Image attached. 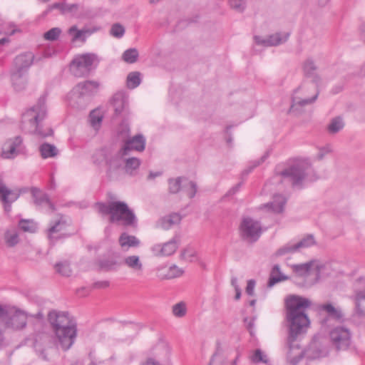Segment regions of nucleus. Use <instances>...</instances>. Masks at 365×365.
<instances>
[{"mask_svg":"<svg viewBox=\"0 0 365 365\" xmlns=\"http://www.w3.org/2000/svg\"><path fill=\"white\" fill-rule=\"evenodd\" d=\"M140 160L137 158H128L125 159L124 170L128 174L133 175L138 169Z\"/></svg>","mask_w":365,"mask_h":365,"instance_id":"nucleus-38","label":"nucleus"},{"mask_svg":"<svg viewBox=\"0 0 365 365\" xmlns=\"http://www.w3.org/2000/svg\"><path fill=\"white\" fill-rule=\"evenodd\" d=\"M184 180L185 178L170 179L169 180V191L171 193H177L182 190Z\"/></svg>","mask_w":365,"mask_h":365,"instance_id":"nucleus-49","label":"nucleus"},{"mask_svg":"<svg viewBox=\"0 0 365 365\" xmlns=\"http://www.w3.org/2000/svg\"><path fill=\"white\" fill-rule=\"evenodd\" d=\"M97 61V56L93 53L77 56L72 61L71 71L76 76H84L90 71L92 65Z\"/></svg>","mask_w":365,"mask_h":365,"instance_id":"nucleus-14","label":"nucleus"},{"mask_svg":"<svg viewBox=\"0 0 365 365\" xmlns=\"http://www.w3.org/2000/svg\"><path fill=\"white\" fill-rule=\"evenodd\" d=\"M180 257L182 259L190 262L198 261L197 252L191 247L184 249L180 254Z\"/></svg>","mask_w":365,"mask_h":365,"instance_id":"nucleus-44","label":"nucleus"},{"mask_svg":"<svg viewBox=\"0 0 365 365\" xmlns=\"http://www.w3.org/2000/svg\"><path fill=\"white\" fill-rule=\"evenodd\" d=\"M239 232L243 240L249 242H255L262 235V227L260 222L256 219L245 216L240 223Z\"/></svg>","mask_w":365,"mask_h":365,"instance_id":"nucleus-9","label":"nucleus"},{"mask_svg":"<svg viewBox=\"0 0 365 365\" xmlns=\"http://www.w3.org/2000/svg\"><path fill=\"white\" fill-rule=\"evenodd\" d=\"M45 103V98L41 97L37 103L24 115V118L28 119L35 127V132L39 136L43 138L51 135L53 133L52 130L50 128H48L46 132H43L39 125V122L42 120L46 115Z\"/></svg>","mask_w":365,"mask_h":365,"instance_id":"nucleus-8","label":"nucleus"},{"mask_svg":"<svg viewBox=\"0 0 365 365\" xmlns=\"http://www.w3.org/2000/svg\"><path fill=\"white\" fill-rule=\"evenodd\" d=\"M297 252L294 245L292 243H288L279 248L277 252H275V256H283L287 254H291Z\"/></svg>","mask_w":365,"mask_h":365,"instance_id":"nucleus-53","label":"nucleus"},{"mask_svg":"<svg viewBox=\"0 0 365 365\" xmlns=\"http://www.w3.org/2000/svg\"><path fill=\"white\" fill-rule=\"evenodd\" d=\"M288 197L284 195H275V215H282L285 210Z\"/></svg>","mask_w":365,"mask_h":365,"instance_id":"nucleus-41","label":"nucleus"},{"mask_svg":"<svg viewBox=\"0 0 365 365\" xmlns=\"http://www.w3.org/2000/svg\"><path fill=\"white\" fill-rule=\"evenodd\" d=\"M155 274L160 279L167 280L181 277L184 274V270L176 264L167 266L162 264L155 268Z\"/></svg>","mask_w":365,"mask_h":365,"instance_id":"nucleus-17","label":"nucleus"},{"mask_svg":"<svg viewBox=\"0 0 365 365\" xmlns=\"http://www.w3.org/2000/svg\"><path fill=\"white\" fill-rule=\"evenodd\" d=\"M61 34V29L58 27H55L46 32L43 34V38L47 41H55L58 39Z\"/></svg>","mask_w":365,"mask_h":365,"instance_id":"nucleus-55","label":"nucleus"},{"mask_svg":"<svg viewBox=\"0 0 365 365\" xmlns=\"http://www.w3.org/2000/svg\"><path fill=\"white\" fill-rule=\"evenodd\" d=\"M28 317L24 310L0 304V345L4 341L7 331H19L26 328Z\"/></svg>","mask_w":365,"mask_h":365,"instance_id":"nucleus-4","label":"nucleus"},{"mask_svg":"<svg viewBox=\"0 0 365 365\" xmlns=\"http://www.w3.org/2000/svg\"><path fill=\"white\" fill-rule=\"evenodd\" d=\"M66 227V221L61 217L52 225L48 231V235L51 240L59 238L65 231Z\"/></svg>","mask_w":365,"mask_h":365,"instance_id":"nucleus-30","label":"nucleus"},{"mask_svg":"<svg viewBox=\"0 0 365 365\" xmlns=\"http://www.w3.org/2000/svg\"><path fill=\"white\" fill-rule=\"evenodd\" d=\"M78 9V5L77 4H67L66 2H63L62 7V14H73L76 13Z\"/></svg>","mask_w":365,"mask_h":365,"instance_id":"nucleus-57","label":"nucleus"},{"mask_svg":"<svg viewBox=\"0 0 365 365\" xmlns=\"http://www.w3.org/2000/svg\"><path fill=\"white\" fill-rule=\"evenodd\" d=\"M56 271L63 277H69L72 274V269L70 267V264L68 262L63 261L56 264Z\"/></svg>","mask_w":365,"mask_h":365,"instance_id":"nucleus-45","label":"nucleus"},{"mask_svg":"<svg viewBox=\"0 0 365 365\" xmlns=\"http://www.w3.org/2000/svg\"><path fill=\"white\" fill-rule=\"evenodd\" d=\"M100 87L96 81H87L79 83L69 93L68 98L73 107L82 108L87 103V98L97 93Z\"/></svg>","mask_w":365,"mask_h":365,"instance_id":"nucleus-7","label":"nucleus"},{"mask_svg":"<svg viewBox=\"0 0 365 365\" xmlns=\"http://www.w3.org/2000/svg\"><path fill=\"white\" fill-rule=\"evenodd\" d=\"M110 103L113 108L115 114L120 115L127 110L128 97L124 92H117L113 96Z\"/></svg>","mask_w":365,"mask_h":365,"instance_id":"nucleus-24","label":"nucleus"},{"mask_svg":"<svg viewBox=\"0 0 365 365\" xmlns=\"http://www.w3.org/2000/svg\"><path fill=\"white\" fill-rule=\"evenodd\" d=\"M153 355L158 360L148 358L140 365H173L171 361V348L165 342H160L153 348Z\"/></svg>","mask_w":365,"mask_h":365,"instance_id":"nucleus-13","label":"nucleus"},{"mask_svg":"<svg viewBox=\"0 0 365 365\" xmlns=\"http://www.w3.org/2000/svg\"><path fill=\"white\" fill-rule=\"evenodd\" d=\"M20 196V192L15 190H11L0 180V199L4 204L6 212L11 210V205L15 202Z\"/></svg>","mask_w":365,"mask_h":365,"instance_id":"nucleus-20","label":"nucleus"},{"mask_svg":"<svg viewBox=\"0 0 365 365\" xmlns=\"http://www.w3.org/2000/svg\"><path fill=\"white\" fill-rule=\"evenodd\" d=\"M141 82V73L138 71L130 73L126 79L127 87L130 89L138 87Z\"/></svg>","mask_w":365,"mask_h":365,"instance_id":"nucleus-39","label":"nucleus"},{"mask_svg":"<svg viewBox=\"0 0 365 365\" xmlns=\"http://www.w3.org/2000/svg\"><path fill=\"white\" fill-rule=\"evenodd\" d=\"M103 118V113L100 109H96L92 110L89 115V122L91 126L95 130H99L101 125Z\"/></svg>","mask_w":365,"mask_h":365,"instance_id":"nucleus-34","label":"nucleus"},{"mask_svg":"<svg viewBox=\"0 0 365 365\" xmlns=\"http://www.w3.org/2000/svg\"><path fill=\"white\" fill-rule=\"evenodd\" d=\"M182 217L178 213H172L161 217L157 222V227L164 230H168L172 227L178 225Z\"/></svg>","mask_w":365,"mask_h":365,"instance_id":"nucleus-27","label":"nucleus"},{"mask_svg":"<svg viewBox=\"0 0 365 365\" xmlns=\"http://www.w3.org/2000/svg\"><path fill=\"white\" fill-rule=\"evenodd\" d=\"M182 191L190 198L193 197L197 192V185L187 179L182 182Z\"/></svg>","mask_w":365,"mask_h":365,"instance_id":"nucleus-43","label":"nucleus"},{"mask_svg":"<svg viewBox=\"0 0 365 365\" xmlns=\"http://www.w3.org/2000/svg\"><path fill=\"white\" fill-rule=\"evenodd\" d=\"M96 209L103 215H110L111 222H118L123 225H133L135 222L133 212L127 204L121 201H110L108 204L97 203Z\"/></svg>","mask_w":365,"mask_h":365,"instance_id":"nucleus-6","label":"nucleus"},{"mask_svg":"<svg viewBox=\"0 0 365 365\" xmlns=\"http://www.w3.org/2000/svg\"><path fill=\"white\" fill-rule=\"evenodd\" d=\"M4 241L7 247H13L19 242L18 232L14 229H9L4 233Z\"/></svg>","mask_w":365,"mask_h":365,"instance_id":"nucleus-36","label":"nucleus"},{"mask_svg":"<svg viewBox=\"0 0 365 365\" xmlns=\"http://www.w3.org/2000/svg\"><path fill=\"white\" fill-rule=\"evenodd\" d=\"M237 351H242L239 348L230 346L222 340L215 342V351L210 357L208 365H225L233 357Z\"/></svg>","mask_w":365,"mask_h":365,"instance_id":"nucleus-10","label":"nucleus"},{"mask_svg":"<svg viewBox=\"0 0 365 365\" xmlns=\"http://www.w3.org/2000/svg\"><path fill=\"white\" fill-rule=\"evenodd\" d=\"M33 195L34 197L35 203L38 205H46L48 206L50 209H53V205L49 201L46 195L41 192L40 190L37 189L33 190Z\"/></svg>","mask_w":365,"mask_h":365,"instance_id":"nucleus-37","label":"nucleus"},{"mask_svg":"<svg viewBox=\"0 0 365 365\" xmlns=\"http://www.w3.org/2000/svg\"><path fill=\"white\" fill-rule=\"evenodd\" d=\"M319 83L304 81L294 91L292 98V105L289 112L295 115L303 111V108L314 103L319 95L318 85Z\"/></svg>","mask_w":365,"mask_h":365,"instance_id":"nucleus-5","label":"nucleus"},{"mask_svg":"<svg viewBox=\"0 0 365 365\" xmlns=\"http://www.w3.org/2000/svg\"><path fill=\"white\" fill-rule=\"evenodd\" d=\"M253 41L255 46L262 48L271 47L274 44L272 34H266L264 30L253 36Z\"/></svg>","mask_w":365,"mask_h":365,"instance_id":"nucleus-28","label":"nucleus"},{"mask_svg":"<svg viewBox=\"0 0 365 365\" xmlns=\"http://www.w3.org/2000/svg\"><path fill=\"white\" fill-rule=\"evenodd\" d=\"M48 321L54 333L56 344L63 350L69 349L76 337V324L65 312L52 310L48 314Z\"/></svg>","mask_w":365,"mask_h":365,"instance_id":"nucleus-3","label":"nucleus"},{"mask_svg":"<svg viewBox=\"0 0 365 365\" xmlns=\"http://www.w3.org/2000/svg\"><path fill=\"white\" fill-rule=\"evenodd\" d=\"M290 32L288 31H279L275 33V46L284 43L289 38Z\"/></svg>","mask_w":365,"mask_h":365,"instance_id":"nucleus-54","label":"nucleus"},{"mask_svg":"<svg viewBox=\"0 0 365 365\" xmlns=\"http://www.w3.org/2000/svg\"><path fill=\"white\" fill-rule=\"evenodd\" d=\"M245 327L249 331L251 336H254V327H255V318L253 317H246L244 319Z\"/></svg>","mask_w":365,"mask_h":365,"instance_id":"nucleus-60","label":"nucleus"},{"mask_svg":"<svg viewBox=\"0 0 365 365\" xmlns=\"http://www.w3.org/2000/svg\"><path fill=\"white\" fill-rule=\"evenodd\" d=\"M145 138L143 135L138 134L133 138H129L125 140V143L120 150V153L122 155H125L129 150L142 152L145 150Z\"/></svg>","mask_w":365,"mask_h":365,"instance_id":"nucleus-19","label":"nucleus"},{"mask_svg":"<svg viewBox=\"0 0 365 365\" xmlns=\"http://www.w3.org/2000/svg\"><path fill=\"white\" fill-rule=\"evenodd\" d=\"M352 299L355 303L356 313L360 317H365V288L356 291Z\"/></svg>","mask_w":365,"mask_h":365,"instance_id":"nucleus-32","label":"nucleus"},{"mask_svg":"<svg viewBox=\"0 0 365 365\" xmlns=\"http://www.w3.org/2000/svg\"><path fill=\"white\" fill-rule=\"evenodd\" d=\"M302 68L304 76L312 79L311 82L321 83L322 78L317 73V66L313 58H308L305 59L302 63Z\"/></svg>","mask_w":365,"mask_h":365,"instance_id":"nucleus-23","label":"nucleus"},{"mask_svg":"<svg viewBox=\"0 0 365 365\" xmlns=\"http://www.w3.org/2000/svg\"><path fill=\"white\" fill-rule=\"evenodd\" d=\"M34 58V54L31 52L19 55L14 59L12 71L27 73V70L31 66Z\"/></svg>","mask_w":365,"mask_h":365,"instance_id":"nucleus-22","label":"nucleus"},{"mask_svg":"<svg viewBox=\"0 0 365 365\" xmlns=\"http://www.w3.org/2000/svg\"><path fill=\"white\" fill-rule=\"evenodd\" d=\"M248 359L253 364H263L271 365V361L267 354L260 349L252 350L248 356Z\"/></svg>","mask_w":365,"mask_h":365,"instance_id":"nucleus-29","label":"nucleus"},{"mask_svg":"<svg viewBox=\"0 0 365 365\" xmlns=\"http://www.w3.org/2000/svg\"><path fill=\"white\" fill-rule=\"evenodd\" d=\"M118 245L122 251L127 252L130 248L138 247L141 242L134 235H130L127 232H123L118 237Z\"/></svg>","mask_w":365,"mask_h":365,"instance_id":"nucleus-25","label":"nucleus"},{"mask_svg":"<svg viewBox=\"0 0 365 365\" xmlns=\"http://www.w3.org/2000/svg\"><path fill=\"white\" fill-rule=\"evenodd\" d=\"M275 177L289 179L294 189L301 190L309 182L320 179L319 172L314 168L310 158L295 157L290 158L287 166L275 173Z\"/></svg>","mask_w":365,"mask_h":365,"instance_id":"nucleus-1","label":"nucleus"},{"mask_svg":"<svg viewBox=\"0 0 365 365\" xmlns=\"http://www.w3.org/2000/svg\"><path fill=\"white\" fill-rule=\"evenodd\" d=\"M172 313L175 317H183L187 313L186 304L184 302H180L174 304L172 307Z\"/></svg>","mask_w":365,"mask_h":365,"instance_id":"nucleus-48","label":"nucleus"},{"mask_svg":"<svg viewBox=\"0 0 365 365\" xmlns=\"http://www.w3.org/2000/svg\"><path fill=\"white\" fill-rule=\"evenodd\" d=\"M101 29L97 26H86L79 29L76 25L71 26L67 31L73 42H85L88 36Z\"/></svg>","mask_w":365,"mask_h":365,"instance_id":"nucleus-16","label":"nucleus"},{"mask_svg":"<svg viewBox=\"0 0 365 365\" xmlns=\"http://www.w3.org/2000/svg\"><path fill=\"white\" fill-rule=\"evenodd\" d=\"M327 264L318 259H314L309 262L302 264H294L292 266L293 272L299 277H307L312 273L315 275V281L317 282L322 277Z\"/></svg>","mask_w":365,"mask_h":365,"instance_id":"nucleus-11","label":"nucleus"},{"mask_svg":"<svg viewBox=\"0 0 365 365\" xmlns=\"http://www.w3.org/2000/svg\"><path fill=\"white\" fill-rule=\"evenodd\" d=\"M311 301L299 295H290L286 299L287 318L289 323L292 337L304 334L310 326L307 310Z\"/></svg>","mask_w":365,"mask_h":365,"instance_id":"nucleus-2","label":"nucleus"},{"mask_svg":"<svg viewBox=\"0 0 365 365\" xmlns=\"http://www.w3.org/2000/svg\"><path fill=\"white\" fill-rule=\"evenodd\" d=\"M21 230L24 232H34L36 230V225L31 220H21L19 223Z\"/></svg>","mask_w":365,"mask_h":365,"instance_id":"nucleus-50","label":"nucleus"},{"mask_svg":"<svg viewBox=\"0 0 365 365\" xmlns=\"http://www.w3.org/2000/svg\"><path fill=\"white\" fill-rule=\"evenodd\" d=\"M22 143L20 137L7 140L3 147L1 157L5 159H13L19 154V148Z\"/></svg>","mask_w":365,"mask_h":365,"instance_id":"nucleus-21","label":"nucleus"},{"mask_svg":"<svg viewBox=\"0 0 365 365\" xmlns=\"http://www.w3.org/2000/svg\"><path fill=\"white\" fill-rule=\"evenodd\" d=\"M259 209L265 213H272L274 212V204L272 202H269L261 205Z\"/></svg>","mask_w":365,"mask_h":365,"instance_id":"nucleus-63","label":"nucleus"},{"mask_svg":"<svg viewBox=\"0 0 365 365\" xmlns=\"http://www.w3.org/2000/svg\"><path fill=\"white\" fill-rule=\"evenodd\" d=\"M331 345L336 351H344L351 344V333L349 329L343 326L333 328L329 332Z\"/></svg>","mask_w":365,"mask_h":365,"instance_id":"nucleus-12","label":"nucleus"},{"mask_svg":"<svg viewBox=\"0 0 365 365\" xmlns=\"http://www.w3.org/2000/svg\"><path fill=\"white\" fill-rule=\"evenodd\" d=\"M299 336H296L294 337H292L291 330L289 329L288 337L289 350L287 352V359L289 362L292 365L297 364L304 356V351L297 341V338Z\"/></svg>","mask_w":365,"mask_h":365,"instance_id":"nucleus-18","label":"nucleus"},{"mask_svg":"<svg viewBox=\"0 0 365 365\" xmlns=\"http://www.w3.org/2000/svg\"><path fill=\"white\" fill-rule=\"evenodd\" d=\"M267 155L268 154L266 153L259 160L252 162L251 163V165L249 168H247V169H246L245 171L247 173H250L255 168L259 166L262 163H263L264 160L267 158Z\"/></svg>","mask_w":365,"mask_h":365,"instance_id":"nucleus-62","label":"nucleus"},{"mask_svg":"<svg viewBox=\"0 0 365 365\" xmlns=\"http://www.w3.org/2000/svg\"><path fill=\"white\" fill-rule=\"evenodd\" d=\"M288 277L281 272L279 266L275 265V284L282 281H285Z\"/></svg>","mask_w":365,"mask_h":365,"instance_id":"nucleus-61","label":"nucleus"},{"mask_svg":"<svg viewBox=\"0 0 365 365\" xmlns=\"http://www.w3.org/2000/svg\"><path fill=\"white\" fill-rule=\"evenodd\" d=\"M110 34L115 38H121L125 33L124 27L119 24H113L110 29Z\"/></svg>","mask_w":365,"mask_h":365,"instance_id":"nucleus-56","label":"nucleus"},{"mask_svg":"<svg viewBox=\"0 0 365 365\" xmlns=\"http://www.w3.org/2000/svg\"><path fill=\"white\" fill-rule=\"evenodd\" d=\"M99 265L106 270H113L120 265V263L115 258H106L99 262Z\"/></svg>","mask_w":365,"mask_h":365,"instance_id":"nucleus-47","label":"nucleus"},{"mask_svg":"<svg viewBox=\"0 0 365 365\" xmlns=\"http://www.w3.org/2000/svg\"><path fill=\"white\" fill-rule=\"evenodd\" d=\"M344 126L341 118L336 117L333 118L327 126V130L330 134H335L339 132Z\"/></svg>","mask_w":365,"mask_h":365,"instance_id":"nucleus-42","label":"nucleus"},{"mask_svg":"<svg viewBox=\"0 0 365 365\" xmlns=\"http://www.w3.org/2000/svg\"><path fill=\"white\" fill-rule=\"evenodd\" d=\"M331 152V148L330 145H326L324 147H322L319 148L318 152L315 156L317 160L320 161L324 159V158L329 153Z\"/></svg>","mask_w":365,"mask_h":365,"instance_id":"nucleus-58","label":"nucleus"},{"mask_svg":"<svg viewBox=\"0 0 365 365\" xmlns=\"http://www.w3.org/2000/svg\"><path fill=\"white\" fill-rule=\"evenodd\" d=\"M118 135L125 141V140L128 139L127 138L130 133L129 125L127 123H122L118 130Z\"/></svg>","mask_w":365,"mask_h":365,"instance_id":"nucleus-59","label":"nucleus"},{"mask_svg":"<svg viewBox=\"0 0 365 365\" xmlns=\"http://www.w3.org/2000/svg\"><path fill=\"white\" fill-rule=\"evenodd\" d=\"M319 308V309L326 312L330 317L336 319L340 320L343 318L344 315L341 310L334 307V305L330 303L322 304Z\"/></svg>","mask_w":365,"mask_h":365,"instance_id":"nucleus-35","label":"nucleus"},{"mask_svg":"<svg viewBox=\"0 0 365 365\" xmlns=\"http://www.w3.org/2000/svg\"><path fill=\"white\" fill-rule=\"evenodd\" d=\"M123 264L137 274H141L143 271V263L138 255H130L125 256L123 259Z\"/></svg>","mask_w":365,"mask_h":365,"instance_id":"nucleus-26","label":"nucleus"},{"mask_svg":"<svg viewBox=\"0 0 365 365\" xmlns=\"http://www.w3.org/2000/svg\"><path fill=\"white\" fill-rule=\"evenodd\" d=\"M230 7L239 13H242L246 9V0H229Z\"/></svg>","mask_w":365,"mask_h":365,"instance_id":"nucleus-51","label":"nucleus"},{"mask_svg":"<svg viewBox=\"0 0 365 365\" xmlns=\"http://www.w3.org/2000/svg\"><path fill=\"white\" fill-rule=\"evenodd\" d=\"M93 163L98 165H103L106 162V155L103 150L96 151L92 156Z\"/></svg>","mask_w":365,"mask_h":365,"instance_id":"nucleus-52","label":"nucleus"},{"mask_svg":"<svg viewBox=\"0 0 365 365\" xmlns=\"http://www.w3.org/2000/svg\"><path fill=\"white\" fill-rule=\"evenodd\" d=\"M11 83L16 91L24 90L27 85V73L11 71Z\"/></svg>","mask_w":365,"mask_h":365,"instance_id":"nucleus-31","label":"nucleus"},{"mask_svg":"<svg viewBox=\"0 0 365 365\" xmlns=\"http://www.w3.org/2000/svg\"><path fill=\"white\" fill-rule=\"evenodd\" d=\"M256 282L254 279H250L247 281V287H246V292L250 296H253L255 294V287Z\"/></svg>","mask_w":365,"mask_h":365,"instance_id":"nucleus-64","label":"nucleus"},{"mask_svg":"<svg viewBox=\"0 0 365 365\" xmlns=\"http://www.w3.org/2000/svg\"><path fill=\"white\" fill-rule=\"evenodd\" d=\"M138 56V51L136 48H129L123 52L122 58L125 62L133 63L137 61Z\"/></svg>","mask_w":365,"mask_h":365,"instance_id":"nucleus-46","label":"nucleus"},{"mask_svg":"<svg viewBox=\"0 0 365 365\" xmlns=\"http://www.w3.org/2000/svg\"><path fill=\"white\" fill-rule=\"evenodd\" d=\"M41 155L43 158H53L57 155L58 150L53 145L44 143L40 147Z\"/></svg>","mask_w":365,"mask_h":365,"instance_id":"nucleus-40","label":"nucleus"},{"mask_svg":"<svg viewBox=\"0 0 365 365\" xmlns=\"http://www.w3.org/2000/svg\"><path fill=\"white\" fill-rule=\"evenodd\" d=\"M296 252L311 247L316 245V240L313 235H307L299 242L294 243Z\"/></svg>","mask_w":365,"mask_h":365,"instance_id":"nucleus-33","label":"nucleus"},{"mask_svg":"<svg viewBox=\"0 0 365 365\" xmlns=\"http://www.w3.org/2000/svg\"><path fill=\"white\" fill-rule=\"evenodd\" d=\"M180 241L173 237L163 243H156L150 247L153 255L157 257H169L173 255L178 249Z\"/></svg>","mask_w":365,"mask_h":365,"instance_id":"nucleus-15","label":"nucleus"}]
</instances>
